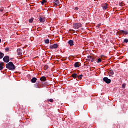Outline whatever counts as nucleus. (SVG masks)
Returning a JSON list of instances; mask_svg holds the SVG:
<instances>
[{
	"label": "nucleus",
	"mask_w": 128,
	"mask_h": 128,
	"mask_svg": "<svg viewBox=\"0 0 128 128\" xmlns=\"http://www.w3.org/2000/svg\"><path fill=\"white\" fill-rule=\"evenodd\" d=\"M32 22H34V18H31L30 19H29L28 20V22L30 23Z\"/></svg>",
	"instance_id": "nucleus-18"
},
{
	"label": "nucleus",
	"mask_w": 128,
	"mask_h": 128,
	"mask_svg": "<svg viewBox=\"0 0 128 128\" xmlns=\"http://www.w3.org/2000/svg\"><path fill=\"white\" fill-rule=\"evenodd\" d=\"M46 0H42V1L41 2L42 4H46Z\"/></svg>",
	"instance_id": "nucleus-22"
},
{
	"label": "nucleus",
	"mask_w": 128,
	"mask_h": 128,
	"mask_svg": "<svg viewBox=\"0 0 128 128\" xmlns=\"http://www.w3.org/2000/svg\"><path fill=\"white\" fill-rule=\"evenodd\" d=\"M47 100L48 102H54V100L52 98L48 99Z\"/></svg>",
	"instance_id": "nucleus-24"
},
{
	"label": "nucleus",
	"mask_w": 128,
	"mask_h": 128,
	"mask_svg": "<svg viewBox=\"0 0 128 128\" xmlns=\"http://www.w3.org/2000/svg\"><path fill=\"white\" fill-rule=\"evenodd\" d=\"M103 80L106 84H110V82H112V80H110V79H108L107 77L104 78Z\"/></svg>",
	"instance_id": "nucleus-3"
},
{
	"label": "nucleus",
	"mask_w": 128,
	"mask_h": 128,
	"mask_svg": "<svg viewBox=\"0 0 128 128\" xmlns=\"http://www.w3.org/2000/svg\"><path fill=\"white\" fill-rule=\"evenodd\" d=\"M91 62H94V59L93 58L92 59Z\"/></svg>",
	"instance_id": "nucleus-33"
},
{
	"label": "nucleus",
	"mask_w": 128,
	"mask_h": 128,
	"mask_svg": "<svg viewBox=\"0 0 128 128\" xmlns=\"http://www.w3.org/2000/svg\"><path fill=\"white\" fill-rule=\"evenodd\" d=\"M0 66H4V62L0 63Z\"/></svg>",
	"instance_id": "nucleus-29"
},
{
	"label": "nucleus",
	"mask_w": 128,
	"mask_h": 128,
	"mask_svg": "<svg viewBox=\"0 0 128 128\" xmlns=\"http://www.w3.org/2000/svg\"><path fill=\"white\" fill-rule=\"evenodd\" d=\"M58 44H55L52 45H50V48H51L52 50H54V48H58Z\"/></svg>",
	"instance_id": "nucleus-5"
},
{
	"label": "nucleus",
	"mask_w": 128,
	"mask_h": 128,
	"mask_svg": "<svg viewBox=\"0 0 128 128\" xmlns=\"http://www.w3.org/2000/svg\"><path fill=\"white\" fill-rule=\"evenodd\" d=\"M39 20H40V22H46V18H42V17H40Z\"/></svg>",
	"instance_id": "nucleus-14"
},
{
	"label": "nucleus",
	"mask_w": 128,
	"mask_h": 128,
	"mask_svg": "<svg viewBox=\"0 0 128 128\" xmlns=\"http://www.w3.org/2000/svg\"><path fill=\"white\" fill-rule=\"evenodd\" d=\"M6 68L10 70H16V66H14V63L11 62L6 64Z\"/></svg>",
	"instance_id": "nucleus-1"
},
{
	"label": "nucleus",
	"mask_w": 128,
	"mask_h": 128,
	"mask_svg": "<svg viewBox=\"0 0 128 128\" xmlns=\"http://www.w3.org/2000/svg\"><path fill=\"white\" fill-rule=\"evenodd\" d=\"M122 88H126V85H124V84H122Z\"/></svg>",
	"instance_id": "nucleus-31"
},
{
	"label": "nucleus",
	"mask_w": 128,
	"mask_h": 128,
	"mask_svg": "<svg viewBox=\"0 0 128 128\" xmlns=\"http://www.w3.org/2000/svg\"><path fill=\"white\" fill-rule=\"evenodd\" d=\"M3 60L4 62H10V57L8 56H4L3 58Z\"/></svg>",
	"instance_id": "nucleus-4"
},
{
	"label": "nucleus",
	"mask_w": 128,
	"mask_h": 128,
	"mask_svg": "<svg viewBox=\"0 0 128 128\" xmlns=\"http://www.w3.org/2000/svg\"><path fill=\"white\" fill-rule=\"evenodd\" d=\"M72 76L73 78H76L78 76V74H72Z\"/></svg>",
	"instance_id": "nucleus-16"
},
{
	"label": "nucleus",
	"mask_w": 128,
	"mask_h": 128,
	"mask_svg": "<svg viewBox=\"0 0 128 128\" xmlns=\"http://www.w3.org/2000/svg\"><path fill=\"white\" fill-rule=\"evenodd\" d=\"M82 24L80 23H74L72 25L73 28L74 30H78L80 28H82Z\"/></svg>",
	"instance_id": "nucleus-2"
},
{
	"label": "nucleus",
	"mask_w": 128,
	"mask_h": 128,
	"mask_svg": "<svg viewBox=\"0 0 128 128\" xmlns=\"http://www.w3.org/2000/svg\"><path fill=\"white\" fill-rule=\"evenodd\" d=\"M5 50H6V52H8V50H10V48H8V47L6 48H5Z\"/></svg>",
	"instance_id": "nucleus-26"
},
{
	"label": "nucleus",
	"mask_w": 128,
	"mask_h": 128,
	"mask_svg": "<svg viewBox=\"0 0 128 128\" xmlns=\"http://www.w3.org/2000/svg\"><path fill=\"white\" fill-rule=\"evenodd\" d=\"M36 80H38V79L34 77L31 80V82H32V84H36Z\"/></svg>",
	"instance_id": "nucleus-7"
},
{
	"label": "nucleus",
	"mask_w": 128,
	"mask_h": 128,
	"mask_svg": "<svg viewBox=\"0 0 128 128\" xmlns=\"http://www.w3.org/2000/svg\"><path fill=\"white\" fill-rule=\"evenodd\" d=\"M68 44H70V46H74V40H70L68 42Z\"/></svg>",
	"instance_id": "nucleus-13"
},
{
	"label": "nucleus",
	"mask_w": 128,
	"mask_h": 128,
	"mask_svg": "<svg viewBox=\"0 0 128 128\" xmlns=\"http://www.w3.org/2000/svg\"><path fill=\"white\" fill-rule=\"evenodd\" d=\"M120 32H121L122 34H124V36H127V34H128V30H121Z\"/></svg>",
	"instance_id": "nucleus-12"
},
{
	"label": "nucleus",
	"mask_w": 128,
	"mask_h": 128,
	"mask_svg": "<svg viewBox=\"0 0 128 128\" xmlns=\"http://www.w3.org/2000/svg\"><path fill=\"white\" fill-rule=\"evenodd\" d=\"M82 76H83L82 74H80V75L78 76V80H82Z\"/></svg>",
	"instance_id": "nucleus-19"
},
{
	"label": "nucleus",
	"mask_w": 128,
	"mask_h": 128,
	"mask_svg": "<svg viewBox=\"0 0 128 128\" xmlns=\"http://www.w3.org/2000/svg\"><path fill=\"white\" fill-rule=\"evenodd\" d=\"M114 70H110L109 71H108V76H114Z\"/></svg>",
	"instance_id": "nucleus-6"
},
{
	"label": "nucleus",
	"mask_w": 128,
	"mask_h": 128,
	"mask_svg": "<svg viewBox=\"0 0 128 128\" xmlns=\"http://www.w3.org/2000/svg\"><path fill=\"white\" fill-rule=\"evenodd\" d=\"M102 8L104 10H106L108 8V4H104L102 5Z\"/></svg>",
	"instance_id": "nucleus-9"
},
{
	"label": "nucleus",
	"mask_w": 128,
	"mask_h": 128,
	"mask_svg": "<svg viewBox=\"0 0 128 128\" xmlns=\"http://www.w3.org/2000/svg\"><path fill=\"white\" fill-rule=\"evenodd\" d=\"M97 62L98 63L102 62V59L100 58H98L97 60Z\"/></svg>",
	"instance_id": "nucleus-23"
},
{
	"label": "nucleus",
	"mask_w": 128,
	"mask_h": 128,
	"mask_svg": "<svg viewBox=\"0 0 128 128\" xmlns=\"http://www.w3.org/2000/svg\"><path fill=\"white\" fill-rule=\"evenodd\" d=\"M17 54L18 56H22V50L20 48L17 49Z\"/></svg>",
	"instance_id": "nucleus-8"
},
{
	"label": "nucleus",
	"mask_w": 128,
	"mask_h": 128,
	"mask_svg": "<svg viewBox=\"0 0 128 128\" xmlns=\"http://www.w3.org/2000/svg\"><path fill=\"white\" fill-rule=\"evenodd\" d=\"M88 60L92 59V56H88Z\"/></svg>",
	"instance_id": "nucleus-28"
},
{
	"label": "nucleus",
	"mask_w": 128,
	"mask_h": 128,
	"mask_svg": "<svg viewBox=\"0 0 128 128\" xmlns=\"http://www.w3.org/2000/svg\"><path fill=\"white\" fill-rule=\"evenodd\" d=\"M0 42H2V40L0 39Z\"/></svg>",
	"instance_id": "nucleus-34"
},
{
	"label": "nucleus",
	"mask_w": 128,
	"mask_h": 128,
	"mask_svg": "<svg viewBox=\"0 0 128 128\" xmlns=\"http://www.w3.org/2000/svg\"><path fill=\"white\" fill-rule=\"evenodd\" d=\"M124 42H126V44H128V39L126 38L124 40Z\"/></svg>",
	"instance_id": "nucleus-25"
},
{
	"label": "nucleus",
	"mask_w": 128,
	"mask_h": 128,
	"mask_svg": "<svg viewBox=\"0 0 128 128\" xmlns=\"http://www.w3.org/2000/svg\"><path fill=\"white\" fill-rule=\"evenodd\" d=\"M0 12H4V8H0Z\"/></svg>",
	"instance_id": "nucleus-27"
},
{
	"label": "nucleus",
	"mask_w": 128,
	"mask_h": 128,
	"mask_svg": "<svg viewBox=\"0 0 128 128\" xmlns=\"http://www.w3.org/2000/svg\"><path fill=\"white\" fill-rule=\"evenodd\" d=\"M74 68H80V63L78 62H76L74 64Z\"/></svg>",
	"instance_id": "nucleus-15"
},
{
	"label": "nucleus",
	"mask_w": 128,
	"mask_h": 128,
	"mask_svg": "<svg viewBox=\"0 0 128 128\" xmlns=\"http://www.w3.org/2000/svg\"><path fill=\"white\" fill-rule=\"evenodd\" d=\"M4 53L0 52V58H4Z\"/></svg>",
	"instance_id": "nucleus-17"
},
{
	"label": "nucleus",
	"mask_w": 128,
	"mask_h": 128,
	"mask_svg": "<svg viewBox=\"0 0 128 128\" xmlns=\"http://www.w3.org/2000/svg\"><path fill=\"white\" fill-rule=\"evenodd\" d=\"M40 80H41V82H46V78L44 76H42L40 78Z\"/></svg>",
	"instance_id": "nucleus-11"
},
{
	"label": "nucleus",
	"mask_w": 128,
	"mask_h": 128,
	"mask_svg": "<svg viewBox=\"0 0 128 128\" xmlns=\"http://www.w3.org/2000/svg\"><path fill=\"white\" fill-rule=\"evenodd\" d=\"M44 68L46 70H48V65H45L44 67Z\"/></svg>",
	"instance_id": "nucleus-21"
},
{
	"label": "nucleus",
	"mask_w": 128,
	"mask_h": 128,
	"mask_svg": "<svg viewBox=\"0 0 128 128\" xmlns=\"http://www.w3.org/2000/svg\"><path fill=\"white\" fill-rule=\"evenodd\" d=\"M75 10H78V7H76V8H75Z\"/></svg>",
	"instance_id": "nucleus-32"
},
{
	"label": "nucleus",
	"mask_w": 128,
	"mask_h": 128,
	"mask_svg": "<svg viewBox=\"0 0 128 128\" xmlns=\"http://www.w3.org/2000/svg\"><path fill=\"white\" fill-rule=\"evenodd\" d=\"M54 6H58L60 4V1L58 0H54Z\"/></svg>",
	"instance_id": "nucleus-10"
},
{
	"label": "nucleus",
	"mask_w": 128,
	"mask_h": 128,
	"mask_svg": "<svg viewBox=\"0 0 128 128\" xmlns=\"http://www.w3.org/2000/svg\"><path fill=\"white\" fill-rule=\"evenodd\" d=\"M45 44H50V40L48 39H46L44 41Z\"/></svg>",
	"instance_id": "nucleus-20"
},
{
	"label": "nucleus",
	"mask_w": 128,
	"mask_h": 128,
	"mask_svg": "<svg viewBox=\"0 0 128 128\" xmlns=\"http://www.w3.org/2000/svg\"><path fill=\"white\" fill-rule=\"evenodd\" d=\"M4 68V67L2 66H0V70H2Z\"/></svg>",
	"instance_id": "nucleus-30"
}]
</instances>
